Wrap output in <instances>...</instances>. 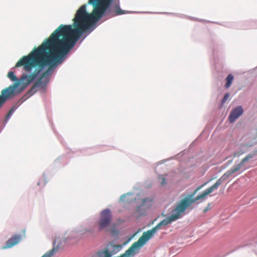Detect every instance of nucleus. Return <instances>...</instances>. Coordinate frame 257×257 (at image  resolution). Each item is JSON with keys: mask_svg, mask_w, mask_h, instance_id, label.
Wrapping results in <instances>:
<instances>
[{"mask_svg": "<svg viewBox=\"0 0 257 257\" xmlns=\"http://www.w3.org/2000/svg\"><path fill=\"white\" fill-rule=\"evenodd\" d=\"M111 219V212L109 209H106L101 211L98 222L99 229L101 230L107 227L110 224Z\"/></svg>", "mask_w": 257, "mask_h": 257, "instance_id": "nucleus-1", "label": "nucleus"}, {"mask_svg": "<svg viewBox=\"0 0 257 257\" xmlns=\"http://www.w3.org/2000/svg\"><path fill=\"white\" fill-rule=\"evenodd\" d=\"M64 240L59 237H56L53 242V248L47 252L42 257H52L58 250V249L63 246V243Z\"/></svg>", "mask_w": 257, "mask_h": 257, "instance_id": "nucleus-2", "label": "nucleus"}, {"mask_svg": "<svg viewBox=\"0 0 257 257\" xmlns=\"http://www.w3.org/2000/svg\"><path fill=\"white\" fill-rule=\"evenodd\" d=\"M23 238L21 234H15L10 238L6 242L5 245L3 247V249L11 248L20 242Z\"/></svg>", "mask_w": 257, "mask_h": 257, "instance_id": "nucleus-3", "label": "nucleus"}, {"mask_svg": "<svg viewBox=\"0 0 257 257\" xmlns=\"http://www.w3.org/2000/svg\"><path fill=\"white\" fill-rule=\"evenodd\" d=\"M243 111V108L241 106H237L232 110L228 117L229 122L230 123L234 122L242 114Z\"/></svg>", "mask_w": 257, "mask_h": 257, "instance_id": "nucleus-4", "label": "nucleus"}, {"mask_svg": "<svg viewBox=\"0 0 257 257\" xmlns=\"http://www.w3.org/2000/svg\"><path fill=\"white\" fill-rule=\"evenodd\" d=\"M16 95H0V108L9 98L13 97Z\"/></svg>", "mask_w": 257, "mask_h": 257, "instance_id": "nucleus-5", "label": "nucleus"}, {"mask_svg": "<svg viewBox=\"0 0 257 257\" xmlns=\"http://www.w3.org/2000/svg\"><path fill=\"white\" fill-rule=\"evenodd\" d=\"M233 80V76L232 74H229L226 78V83L225 85V87L226 88H229Z\"/></svg>", "mask_w": 257, "mask_h": 257, "instance_id": "nucleus-6", "label": "nucleus"}, {"mask_svg": "<svg viewBox=\"0 0 257 257\" xmlns=\"http://www.w3.org/2000/svg\"><path fill=\"white\" fill-rule=\"evenodd\" d=\"M8 77L13 81L17 80V78L13 71H10L8 73Z\"/></svg>", "mask_w": 257, "mask_h": 257, "instance_id": "nucleus-7", "label": "nucleus"}, {"mask_svg": "<svg viewBox=\"0 0 257 257\" xmlns=\"http://www.w3.org/2000/svg\"><path fill=\"white\" fill-rule=\"evenodd\" d=\"M47 181L46 180V179L45 177L43 176L40 181L38 183V185H40L41 184H43L45 185L47 183Z\"/></svg>", "mask_w": 257, "mask_h": 257, "instance_id": "nucleus-8", "label": "nucleus"}, {"mask_svg": "<svg viewBox=\"0 0 257 257\" xmlns=\"http://www.w3.org/2000/svg\"><path fill=\"white\" fill-rule=\"evenodd\" d=\"M16 106H14L13 107H12L11 108V109L10 110V111H9V112L7 114V117H10L12 114V113L15 111V110L16 109Z\"/></svg>", "mask_w": 257, "mask_h": 257, "instance_id": "nucleus-9", "label": "nucleus"}, {"mask_svg": "<svg viewBox=\"0 0 257 257\" xmlns=\"http://www.w3.org/2000/svg\"><path fill=\"white\" fill-rule=\"evenodd\" d=\"M244 153L242 151H239V152H234L233 154V157L234 158H236L239 157L240 155H242Z\"/></svg>", "mask_w": 257, "mask_h": 257, "instance_id": "nucleus-10", "label": "nucleus"}, {"mask_svg": "<svg viewBox=\"0 0 257 257\" xmlns=\"http://www.w3.org/2000/svg\"><path fill=\"white\" fill-rule=\"evenodd\" d=\"M147 202H149L150 204L152 202V199L150 198H145L142 199V205H145Z\"/></svg>", "mask_w": 257, "mask_h": 257, "instance_id": "nucleus-11", "label": "nucleus"}, {"mask_svg": "<svg viewBox=\"0 0 257 257\" xmlns=\"http://www.w3.org/2000/svg\"><path fill=\"white\" fill-rule=\"evenodd\" d=\"M229 97V94L228 93H226L224 95V96L222 100V102H221L222 104H223L225 102V101L227 100V99Z\"/></svg>", "mask_w": 257, "mask_h": 257, "instance_id": "nucleus-12", "label": "nucleus"}, {"mask_svg": "<svg viewBox=\"0 0 257 257\" xmlns=\"http://www.w3.org/2000/svg\"><path fill=\"white\" fill-rule=\"evenodd\" d=\"M159 179H160L161 180V185H164L166 184L167 181H166V179L165 177L161 176L159 177Z\"/></svg>", "mask_w": 257, "mask_h": 257, "instance_id": "nucleus-13", "label": "nucleus"}, {"mask_svg": "<svg viewBox=\"0 0 257 257\" xmlns=\"http://www.w3.org/2000/svg\"><path fill=\"white\" fill-rule=\"evenodd\" d=\"M125 197V195L124 194V195H122L121 197H120V199L121 200H123V198H124Z\"/></svg>", "mask_w": 257, "mask_h": 257, "instance_id": "nucleus-14", "label": "nucleus"}, {"mask_svg": "<svg viewBox=\"0 0 257 257\" xmlns=\"http://www.w3.org/2000/svg\"><path fill=\"white\" fill-rule=\"evenodd\" d=\"M111 232H112V233H114V234H117V233H118V232H117H117H114L113 230H111Z\"/></svg>", "mask_w": 257, "mask_h": 257, "instance_id": "nucleus-15", "label": "nucleus"}, {"mask_svg": "<svg viewBox=\"0 0 257 257\" xmlns=\"http://www.w3.org/2000/svg\"><path fill=\"white\" fill-rule=\"evenodd\" d=\"M139 208H140V207H138V208L137 209V210H138Z\"/></svg>", "mask_w": 257, "mask_h": 257, "instance_id": "nucleus-16", "label": "nucleus"}, {"mask_svg": "<svg viewBox=\"0 0 257 257\" xmlns=\"http://www.w3.org/2000/svg\"><path fill=\"white\" fill-rule=\"evenodd\" d=\"M83 6H86V5H83Z\"/></svg>", "mask_w": 257, "mask_h": 257, "instance_id": "nucleus-17", "label": "nucleus"}]
</instances>
